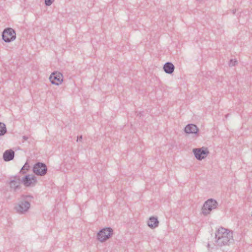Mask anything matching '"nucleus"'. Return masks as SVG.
Instances as JSON below:
<instances>
[{"label":"nucleus","mask_w":252,"mask_h":252,"mask_svg":"<svg viewBox=\"0 0 252 252\" xmlns=\"http://www.w3.org/2000/svg\"><path fill=\"white\" fill-rule=\"evenodd\" d=\"M216 243L219 246L227 245L232 239V233L223 227H220L215 233Z\"/></svg>","instance_id":"obj_1"},{"label":"nucleus","mask_w":252,"mask_h":252,"mask_svg":"<svg viewBox=\"0 0 252 252\" xmlns=\"http://www.w3.org/2000/svg\"><path fill=\"white\" fill-rule=\"evenodd\" d=\"M33 197L31 195L22 194L21 196V200L17 203L14 209L16 212L21 214H25L31 207L30 201Z\"/></svg>","instance_id":"obj_2"},{"label":"nucleus","mask_w":252,"mask_h":252,"mask_svg":"<svg viewBox=\"0 0 252 252\" xmlns=\"http://www.w3.org/2000/svg\"><path fill=\"white\" fill-rule=\"evenodd\" d=\"M218 203L212 198L209 199L205 202L202 207V213L206 216L210 213L211 211L217 208Z\"/></svg>","instance_id":"obj_3"},{"label":"nucleus","mask_w":252,"mask_h":252,"mask_svg":"<svg viewBox=\"0 0 252 252\" xmlns=\"http://www.w3.org/2000/svg\"><path fill=\"white\" fill-rule=\"evenodd\" d=\"M21 183H22V180L19 175L10 177L9 181L7 183L9 186L10 191L14 192H17L21 189Z\"/></svg>","instance_id":"obj_4"},{"label":"nucleus","mask_w":252,"mask_h":252,"mask_svg":"<svg viewBox=\"0 0 252 252\" xmlns=\"http://www.w3.org/2000/svg\"><path fill=\"white\" fill-rule=\"evenodd\" d=\"M113 234V230L111 227H106L101 229L97 234V239L103 242L109 239Z\"/></svg>","instance_id":"obj_5"},{"label":"nucleus","mask_w":252,"mask_h":252,"mask_svg":"<svg viewBox=\"0 0 252 252\" xmlns=\"http://www.w3.org/2000/svg\"><path fill=\"white\" fill-rule=\"evenodd\" d=\"M15 31L11 28H7L2 33V38L5 42H10L16 39Z\"/></svg>","instance_id":"obj_6"},{"label":"nucleus","mask_w":252,"mask_h":252,"mask_svg":"<svg viewBox=\"0 0 252 252\" xmlns=\"http://www.w3.org/2000/svg\"><path fill=\"white\" fill-rule=\"evenodd\" d=\"M33 172L36 175L44 176L47 172V167L45 163L38 162L33 165Z\"/></svg>","instance_id":"obj_7"},{"label":"nucleus","mask_w":252,"mask_h":252,"mask_svg":"<svg viewBox=\"0 0 252 252\" xmlns=\"http://www.w3.org/2000/svg\"><path fill=\"white\" fill-rule=\"evenodd\" d=\"M192 152L195 158L199 160H201L207 157L209 152L207 148L202 147L200 148H194Z\"/></svg>","instance_id":"obj_8"},{"label":"nucleus","mask_w":252,"mask_h":252,"mask_svg":"<svg viewBox=\"0 0 252 252\" xmlns=\"http://www.w3.org/2000/svg\"><path fill=\"white\" fill-rule=\"evenodd\" d=\"M21 180L22 183L26 187L34 186L37 182L36 177L30 174L26 175L24 177H23L21 178Z\"/></svg>","instance_id":"obj_9"},{"label":"nucleus","mask_w":252,"mask_h":252,"mask_svg":"<svg viewBox=\"0 0 252 252\" xmlns=\"http://www.w3.org/2000/svg\"><path fill=\"white\" fill-rule=\"evenodd\" d=\"M49 79L52 84L58 86L63 81V75L60 72H53L50 75Z\"/></svg>","instance_id":"obj_10"},{"label":"nucleus","mask_w":252,"mask_h":252,"mask_svg":"<svg viewBox=\"0 0 252 252\" xmlns=\"http://www.w3.org/2000/svg\"><path fill=\"white\" fill-rule=\"evenodd\" d=\"M185 132L188 134H197L198 132V128L194 124H188L185 127Z\"/></svg>","instance_id":"obj_11"},{"label":"nucleus","mask_w":252,"mask_h":252,"mask_svg":"<svg viewBox=\"0 0 252 252\" xmlns=\"http://www.w3.org/2000/svg\"><path fill=\"white\" fill-rule=\"evenodd\" d=\"M15 152L11 149L6 150L3 154V159L5 161H9L14 158Z\"/></svg>","instance_id":"obj_12"},{"label":"nucleus","mask_w":252,"mask_h":252,"mask_svg":"<svg viewBox=\"0 0 252 252\" xmlns=\"http://www.w3.org/2000/svg\"><path fill=\"white\" fill-rule=\"evenodd\" d=\"M175 66L171 62L166 63L163 65V69L165 73L167 74H172L174 70Z\"/></svg>","instance_id":"obj_13"},{"label":"nucleus","mask_w":252,"mask_h":252,"mask_svg":"<svg viewBox=\"0 0 252 252\" xmlns=\"http://www.w3.org/2000/svg\"><path fill=\"white\" fill-rule=\"evenodd\" d=\"M159 221L157 217H151L148 221V225L151 228H155L158 226Z\"/></svg>","instance_id":"obj_14"},{"label":"nucleus","mask_w":252,"mask_h":252,"mask_svg":"<svg viewBox=\"0 0 252 252\" xmlns=\"http://www.w3.org/2000/svg\"><path fill=\"white\" fill-rule=\"evenodd\" d=\"M7 132L6 126L4 123L0 122V136L4 135Z\"/></svg>","instance_id":"obj_15"},{"label":"nucleus","mask_w":252,"mask_h":252,"mask_svg":"<svg viewBox=\"0 0 252 252\" xmlns=\"http://www.w3.org/2000/svg\"><path fill=\"white\" fill-rule=\"evenodd\" d=\"M30 165L28 162H26L21 169L19 173L24 174L26 173V171L29 169Z\"/></svg>","instance_id":"obj_16"},{"label":"nucleus","mask_w":252,"mask_h":252,"mask_svg":"<svg viewBox=\"0 0 252 252\" xmlns=\"http://www.w3.org/2000/svg\"><path fill=\"white\" fill-rule=\"evenodd\" d=\"M237 63V61L236 59H231L229 62L230 66H234Z\"/></svg>","instance_id":"obj_17"},{"label":"nucleus","mask_w":252,"mask_h":252,"mask_svg":"<svg viewBox=\"0 0 252 252\" xmlns=\"http://www.w3.org/2000/svg\"><path fill=\"white\" fill-rule=\"evenodd\" d=\"M55 0H45V4L46 6H50Z\"/></svg>","instance_id":"obj_18"},{"label":"nucleus","mask_w":252,"mask_h":252,"mask_svg":"<svg viewBox=\"0 0 252 252\" xmlns=\"http://www.w3.org/2000/svg\"><path fill=\"white\" fill-rule=\"evenodd\" d=\"M143 112H136L137 116L141 117L143 115Z\"/></svg>","instance_id":"obj_19"},{"label":"nucleus","mask_w":252,"mask_h":252,"mask_svg":"<svg viewBox=\"0 0 252 252\" xmlns=\"http://www.w3.org/2000/svg\"><path fill=\"white\" fill-rule=\"evenodd\" d=\"M82 139V136L81 135L77 137V141H80Z\"/></svg>","instance_id":"obj_20"},{"label":"nucleus","mask_w":252,"mask_h":252,"mask_svg":"<svg viewBox=\"0 0 252 252\" xmlns=\"http://www.w3.org/2000/svg\"><path fill=\"white\" fill-rule=\"evenodd\" d=\"M23 139L24 140H27L28 139V137L27 136H23Z\"/></svg>","instance_id":"obj_21"},{"label":"nucleus","mask_w":252,"mask_h":252,"mask_svg":"<svg viewBox=\"0 0 252 252\" xmlns=\"http://www.w3.org/2000/svg\"><path fill=\"white\" fill-rule=\"evenodd\" d=\"M197 0V1H198L199 2H202V1H203V0Z\"/></svg>","instance_id":"obj_22"},{"label":"nucleus","mask_w":252,"mask_h":252,"mask_svg":"<svg viewBox=\"0 0 252 252\" xmlns=\"http://www.w3.org/2000/svg\"><path fill=\"white\" fill-rule=\"evenodd\" d=\"M236 9L233 10V14H235V12H236Z\"/></svg>","instance_id":"obj_23"}]
</instances>
